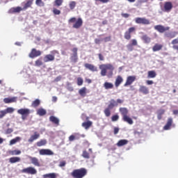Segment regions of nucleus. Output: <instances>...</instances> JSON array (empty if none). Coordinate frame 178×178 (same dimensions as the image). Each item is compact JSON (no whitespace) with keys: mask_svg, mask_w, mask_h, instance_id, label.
<instances>
[{"mask_svg":"<svg viewBox=\"0 0 178 178\" xmlns=\"http://www.w3.org/2000/svg\"><path fill=\"white\" fill-rule=\"evenodd\" d=\"M154 30H156L159 33H163L165 38L168 40H172L177 35L178 33L177 31H169L170 30V26H164L163 25H156L154 26ZM168 31V32H166Z\"/></svg>","mask_w":178,"mask_h":178,"instance_id":"nucleus-1","label":"nucleus"},{"mask_svg":"<svg viewBox=\"0 0 178 178\" xmlns=\"http://www.w3.org/2000/svg\"><path fill=\"white\" fill-rule=\"evenodd\" d=\"M100 70V74L102 77L107 76L108 79H111L113 76V70H115V66L111 63L102 64L99 65Z\"/></svg>","mask_w":178,"mask_h":178,"instance_id":"nucleus-2","label":"nucleus"},{"mask_svg":"<svg viewBox=\"0 0 178 178\" xmlns=\"http://www.w3.org/2000/svg\"><path fill=\"white\" fill-rule=\"evenodd\" d=\"M123 102H124V101L121 99H118L117 100H115L113 99H111L109 102V104L108 105V107H106L104 110V113L106 118H109V116H111V111H112V109H113L115 106H118L119 104H123Z\"/></svg>","mask_w":178,"mask_h":178,"instance_id":"nucleus-3","label":"nucleus"},{"mask_svg":"<svg viewBox=\"0 0 178 178\" xmlns=\"http://www.w3.org/2000/svg\"><path fill=\"white\" fill-rule=\"evenodd\" d=\"M119 111L120 112L122 116V120L123 122H126V123H128V124H133L134 122L133 121V119L129 116V110L127 108L121 107L119 109Z\"/></svg>","mask_w":178,"mask_h":178,"instance_id":"nucleus-4","label":"nucleus"},{"mask_svg":"<svg viewBox=\"0 0 178 178\" xmlns=\"http://www.w3.org/2000/svg\"><path fill=\"white\" fill-rule=\"evenodd\" d=\"M87 169L81 168L79 169H75L71 172V176L73 178H83L87 176Z\"/></svg>","mask_w":178,"mask_h":178,"instance_id":"nucleus-5","label":"nucleus"},{"mask_svg":"<svg viewBox=\"0 0 178 178\" xmlns=\"http://www.w3.org/2000/svg\"><path fill=\"white\" fill-rule=\"evenodd\" d=\"M68 23H74L72 25L73 29H80L83 26V19L73 17L68 20Z\"/></svg>","mask_w":178,"mask_h":178,"instance_id":"nucleus-6","label":"nucleus"},{"mask_svg":"<svg viewBox=\"0 0 178 178\" xmlns=\"http://www.w3.org/2000/svg\"><path fill=\"white\" fill-rule=\"evenodd\" d=\"M31 113L29 108H20L17 110V113L22 115V120H26Z\"/></svg>","mask_w":178,"mask_h":178,"instance_id":"nucleus-7","label":"nucleus"},{"mask_svg":"<svg viewBox=\"0 0 178 178\" xmlns=\"http://www.w3.org/2000/svg\"><path fill=\"white\" fill-rule=\"evenodd\" d=\"M133 33H136V27L134 26L129 28L128 30L124 32V38L128 41L131 40V34H133Z\"/></svg>","mask_w":178,"mask_h":178,"instance_id":"nucleus-8","label":"nucleus"},{"mask_svg":"<svg viewBox=\"0 0 178 178\" xmlns=\"http://www.w3.org/2000/svg\"><path fill=\"white\" fill-rule=\"evenodd\" d=\"M22 173H26V175H37V170L34 167H27L21 170Z\"/></svg>","mask_w":178,"mask_h":178,"instance_id":"nucleus-9","label":"nucleus"},{"mask_svg":"<svg viewBox=\"0 0 178 178\" xmlns=\"http://www.w3.org/2000/svg\"><path fill=\"white\" fill-rule=\"evenodd\" d=\"M135 22L137 24H143L145 26L151 24V22H149V19L145 17H136L135 19Z\"/></svg>","mask_w":178,"mask_h":178,"instance_id":"nucleus-10","label":"nucleus"},{"mask_svg":"<svg viewBox=\"0 0 178 178\" xmlns=\"http://www.w3.org/2000/svg\"><path fill=\"white\" fill-rule=\"evenodd\" d=\"M173 9V3L171 1H165L163 5V12L169 13Z\"/></svg>","mask_w":178,"mask_h":178,"instance_id":"nucleus-11","label":"nucleus"},{"mask_svg":"<svg viewBox=\"0 0 178 178\" xmlns=\"http://www.w3.org/2000/svg\"><path fill=\"white\" fill-rule=\"evenodd\" d=\"M42 54V53L41 52V51L36 50L35 49H32L29 54V58H31V59H34V58L41 56Z\"/></svg>","mask_w":178,"mask_h":178,"instance_id":"nucleus-12","label":"nucleus"},{"mask_svg":"<svg viewBox=\"0 0 178 178\" xmlns=\"http://www.w3.org/2000/svg\"><path fill=\"white\" fill-rule=\"evenodd\" d=\"M131 43L128 44L127 45V49L131 52V51H134V47H137V45H138V42H137V40L136 39H132L131 41H130Z\"/></svg>","mask_w":178,"mask_h":178,"instance_id":"nucleus-13","label":"nucleus"},{"mask_svg":"<svg viewBox=\"0 0 178 178\" xmlns=\"http://www.w3.org/2000/svg\"><path fill=\"white\" fill-rule=\"evenodd\" d=\"M136 79V76H129L127 78V81L124 84V87H128V86H131L132 83H134Z\"/></svg>","mask_w":178,"mask_h":178,"instance_id":"nucleus-14","label":"nucleus"},{"mask_svg":"<svg viewBox=\"0 0 178 178\" xmlns=\"http://www.w3.org/2000/svg\"><path fill=\"white\" fill-rule=\"evenodd\" d=\"M84 67L86 69H88V70H90V72H98V67L92 64L85 63Z\"/></svg>","mask_w":178,"mask_h":178,"instance_id":"nucleus-15","label":"nucleus"},{"mask_svg":"<svg viewBox=\"0 0 178 178\" xmlns=\"http://www.w3.org/2000/svg\"><path fill=\"white\" fill-rule=\"evenodd\" d=\"M43 60L44 63H47V62H54V60H55V56L52 54L45 55L43 58Z\"/></svg>","mask_w":178,"mask_h":178,"instance_id":"nucleus-16","label":"nucleus"},{"mask_svg":"<svg viewBox=\"0 0 178 178\" xmlns=\"http://www.w3.org/2000/svg\"><path fill=\"white\" fill-rule=\"evenodd\" d=\"M40 155H54V152L49 149H42L39 150Z\"/></svg>","mask_w":178,"mask_h":178,"instance_id":"nucleus-17","label":"nucleus"},{"mask_svg":"<svg viewBox=\"0 0 178 178\" xmlns=\"http://www.w3.org/2000/svg\"><path fill=\"white\" fill-rule=\"evenodd\" d=\"M29 159H30L31 163L34 165V166H38V168L41 166L40 161L37 159V157L29 156Z\"/></svg>","mask_w":178,"mask_h":178,"instance_id":"nucleus-18","label":"nucleus"},{"mask_svg":"<svg viewBox=\"0 0 178 178\" xmlns=\"http://www.w3.org/2000/svg\"><path fill=\"white\" fill-rule=\"evenodd\" d=\"M139 92L144 94V95H147L149 94V89L145 86H140L139 88Z\"/></svg>","mask_w":178,"mask_h":178,"instance_id":"nucleus-19","label":"nucleus"},{"mask_svg":"<svg viewBox=\"0 0 178 178\" xmlns=\"http://www.w3.org/2000/svg\"><path fill=\"white\" fill-rule=\"evenodd\" d=\"M17 101V97H6L3 99L4 104H12L13 102H16Z\"/></svg>","mask_w":178,"mask_h":178,"instance_id":"nucleus-20","label":"nucleus"},{"mask_svg":"<svg viewBox=\"0 0 178 178\" xmlns=\"http://www.w3.org/2000/svg\"><path fill=\"white\" fill-rule=\"evenodd\" d=\"M162 48H163V44L156 43L152 47V51L153 52H158L162 51Z\"/></svg>","mask_w":178,"mask_h":178,"instance_id":"nucleus-21","label":"nucleus"},{"mask_svg":"<svg viewBox=\"0 0 178 178\" xmlns=\"http://www.w3.org/2000/svg\"><path fill=\"white\" fill-rule=\"evenodd\" d=\"M172 124L173 118H168L166 124L163 127V130H170V127L172 126Z\"/></svg>","mask_w":178,"mask_h":178,"instance_id":"nucleus-22","label":"nucleus"},{"mask_svg":"<svg viewBox=\"0 0 178 178\" xmlns=\"http://www.w3.org/2000/svg\"><path fill=\"white\" fill-rule=\"evenodd\" d=\"M122 83H123V77H122V76L120 75H118L115 79V86L116 88H118V87H119V86H120V84H122Z\"/></svg>","mask_w":178,"mask_h":178,"instance_id":"nucleus-23","label":"nucleus"},{"mask_svg":"<svg viewBox=\"0 0 178 178\" xmlns=\"http://www.w3.org/2000/svg\"><path fill=\"white\" fill-rule=\"evenodd\" d=\"M140 38L141 40L145 42V44H149V42H151V38L147 34L142 35Z\"/></svg>","mask_w":178,"mask_h":178,"instance_id":"nucleus-24","label":"nucleus"},{"mask_svg":"<svg viewBox=\"0 0 178 178\" xmlns=\"http://www.w3.org/2000/svg\"><path fill=\"white\" fill-rule=\"evenodd\" d=\"M38 138H40V134L35 132L34 135H32L29 139V143H33L35 140H38Z\"/></svg>","mask_w":178,"mask_h":178,"instance_id":"nucleus-25","label":"nucleus"},{"mask_svg":"<svg viewBox=\"0 0 178 178\" xmlns=\"http://www.w3.org/2000/svg\"><path fill=\"white\" fill-rule=\"evenodd\" d=\"M127 144H129V140L126 139H122L117 143V146L123 147V145H127Z\"/></svg>","mask_w":178,"mask_h":178,"instance_id":"nucleus-26","label":"nucleus"},{"mask_svg":"<svg viewBox=\"0 0 178 178\" xmlns=\"http://www.w3.org/2000/svg\"><path fill=\"white\" fill-rule=\"evenodd\" d=\"M49 120L51 122V123H54V124L59 126V119L58 118L51 115L49 117Z\"/></svg>","mask_w":178,"mask_h":178,"instance_id":"nucleus-27","label":"nucleus"},{"mask_svg":"<svg viewBox=\"0 0 178 178\" xmlns=\"http://www.w3.org/2000/svg\"><path fill=\"white\" fill-rule=\"evenodd\" d=\"M92 126V122L91 121H88V122H84L82 123V127H84L86 130H88L89 128Z\"/></svg>","mask_w":178,"mask_h":178,"instance_id":"nucleus-28","label":"nucleus"},{"mask_svg":"<svg viewBox=\"0 0 178 178\" xmlns=\"http://www.w3.org/2000/svg\"><path fill=\"white\" fill-rule=\"evenodd\" d=\"M113 87V83L111 82H105L104 83V88H105V90H112Z\"/></svg>","mask_w":178,"mask_h":178,"instance_id":"nucleus-29","label":"nucleus"},{"mask_svg":"<svg viewBox=\"0 0 178 178\" xmlns=\"http://www.w3.org/2000/svg\"><path fill=\"white\" fill-rule=\"evenodd\" d=\"M171 44L173 45L172 48L178 51V38L173 39L171 42Z\"/></svg>","mask_w":178,"mask_h":178,"instance_id":"nucleus-30","label":"nucleus"},{"mask_svg":"<svg viewBox=\"0 0 178 178\" xmlns=\"http://www.w3.org/2000/svg\"><path fill=\"white\" fill-rule=\"evenodd\" d=\"M37 115H39V116H44V115H47V110L42 108H38L37 110Z\"/></svg>","mask_w":178,"mask_h":178,"instance_id":"nucleus-31","label":"nucleus"},{"mask_svg":"<svg viewBox=\"0 0 178 178\" xmlns=\"http://www.w3.org/2000/svg\"><path fill=\"white\" fill-rule=\"evenodd\" d=\"M33 0H29L25 5L23 7V10H26V9H29V8H31V5H33Z\"/></svg>","mask_w":178,"mask_h":178,"instance_id":"nucleus-32","label":"nucleus"},{"mask_svg":"<svg viewBox=\"0 0 178 178\" xmlns=\"http://www.w3.org/2000/svg\"><path fill=\"white\" fill-rule=\"evenodd\" d=\"M147 77L149 79H155V77H156V72H155L154 70L149 71L147 72Z\"/></svg>","mask_w":178,"mask_h":178,"instance_id":"nucleus-33","label":"nucleus"},{"mask_svg":"<svg viewBox=\"0 0 178 178\" xmlns=\"http://www.w3.org/2000/svg\"><path fill=\"white\" fill-rule=\"evenodd\" d=\"M79 94L81 95V97H86V94H87V88L83 87L81 89L79 90Z\"/></svg>","mask_w":178,"mask_h":178,"instance_id":"nucleus-34","label":"nucleus"},{"mask_svg":"<svg viewBox=\"0 0 178 178\" xmlns=\"http://www.w3.org/2000/svg\"><path fill=\"white\" fill-rule=\"evenodd\" d=\"M43 178H56V173L55 172H52V173H49V174H46V175H42Z\"/></svg>","mask_w":178,"mask_h":178,"instance_id":"nucleus-35","label":"nucleus"},{"mask_svg":"<svg viewBox=\"0 0 178 178\" xmlns=\"http://www.w3.org/2000/svg\"><path fill=\"white\" fill-rule=\"evenodd\" d=\"M70 60L72 63H77V60H79V56L77 54H72L70 57Z\"/></svg>","mask_w":178,"mask_h":178,"instance_id":"nucleus-36","label":"nucleus"},{"mask_svg":"<svg viewBox=\"0 0 178 178\" xmlns=\"http://www.w3.org/2000/svg\"><path fill=\"white\" fill-rule=\"evenodd\" d=\"M40 104H41V101L38 99H36L35 101L32 102L31 106H33V108H37L40 106Z\"/></svg>","mask_w":178,"mask_h":178,"instance_id":"nucleus-37","label":"nucleus"},{"mask_svg":"<svg viewBox=\"0 0 178 178\" xmlns=\"http://www.w3.org/2000/svg\"><path fill=\"white\" fill-rule=\"evenodd\" d=\"M21 159L20 157H11L9 159V162L10 163H16L17 162H20Z\"/></svg>","mask_w":178,"mask_h":178,"instance_id":"nucleus-38","label":"nucleus"},{"mask_svg":"<svg viewBox=\"0 0 178 178\" xmlns=\"http://www.w3.org/2000/svg\"><path fill=\"white\" fill-rule=\"evenodd\" d=\"M36 145H37V147H42L44 145H47V140L42 139L40 141L37 142Z\"/></svg>","mask_w":178,"mask_h":178,"instance_id":"nucleus-39","label":"nucleus"},{"mask_svg":"<svg viewBox=\"0 0 178 178\" xmlns=\"http://www.w3.org/2000/svg\"><path fill=\"white\" fill-rule=\"evenodd\" d=\"M20 140H22V138L19 136L15 138L14 139H12L10 141V145H13L16 144V143H19V141H20Z\"/></svg>","mask_w":178,"mask_h":178,"instance_id":"nucleus-40","label":"nucleus"},{"mask_svg":"<svg viewBox=\"0 0 178 178\" xmlns=\"http://www.w3.org/2000/svg\"><path fill=\"white\" fill-rule=\"evenodd\" d=\"M11 10L14 13H20V12H22V10H23V8H22V7L18 6V7L11 8Z\"/></svg>","mask_w":178,"mask_h":178,"instance_id":"nucleus-41","label":"nucleus"},{"mask_svg":"<svg viewBox=\"0 0 178 178\" xmlns=\"http://www.w3.org/2000/svg\"><path fill=\"white\" fill-rule=\"evenodd\" d=\"M63 3V0H55L54 1V6H57L59 8V6H62Z\"/></svg>","mask_w":178,"mask_h":178,"instance_id":"nucleus-42","label":"nucleus"},{"mask_svg":"<svg viewBox=\"0 0 178 178\" xmlns=\"http://www.w3.org/2000/svg\"><path fill=\"white\" fill-rule=\"evenodd\" d=\"M76 5H77V3H76V1H70L69 3L70 9L71 10H73V9H74V8H76Z\"/></svg>","mask_w":178,"mask_h":178,"instance_id":"nucleus-43","label":"nucleus"},{"mask_svg":"<svg viewBox=\"0 0 178 178\" xmlns=\"http://www.w3.org/2000/svg\"><path fill=\"white\" fill-rule=\"evenodd\" d=\"M82 156L86 159H90V153H88V152H87L86 150H84L83 152Z\"/></svg>","mask_w":178,"mask_h":178,"instance_id":"nucleus-44","label":"nucleus"},{"mask_svg":"<svg viewBox=\"0 0 178 178\" xmlns=\"http://www.w3.org/2000/svg\"><path fill=\"white\" fill-rule=\"evenodd\" d=\"M35 5H37V6H45V3H44L42 0H36Z\"/></svg>","mask_w":178,"mask_h":178,"instance_id":"nucleus-45","label":"nucleus"},{"mask_svg":"<svg viewBox=\"0 0 178 178\" xmlns=\"http://www.w3.org/2000/svg\"><path fill=\"white\" fill-rule=\"evenodd\" d=\"M83 83H84V81L83 80V78L81 77H78L76 79V84L77 86H83Z\"/></svg>","mask_w":178,"mask_h":178,"instance_id":"nucleus-46","label":"nucleus"},{"mask_svg":"<svg viewBox=\"0 0 178 178\" xmlns=\"http://www.w3.org/2000/svg\"><path fill=\"white\" fill-rule=\"evenodd\" d=\"M6 113H13L15 112V108L12 107H8L6 110Z\"/></svg>","mask_w":178,"mask_h":178,"instance_id":"nucleus-47","label":"nucleus"},{"mask_svg":"<svg viewBox=\"0 0 178 178\" xmlns=\"http://www.w3.org/2000/svg\"><path fill=\"white\" fill-rule=\"evenodd\" d=\"M6 115H7V113L5 110L0 111V119L5 118V116H6Z\"/></svg>","mask_w":178,"mask_h":178,"instance_id":"nucleus-48","label":"nucleus"},{"mask_svg":"<svg viewBox=\"0 0 178 178\" xmlns=\"http://www.w3.org/2000/svg\"><path fill=\"white\" fill-rule=\"evenodd\" d=\"M112 122H118L119 120V115H114L111 117Z\"/></svg>","mask_w":178,"mask_h":178,"instance_id":"nucleus-49","label":"nucleus"},{"mask_svg":"<svg viewBox=\"0 0 178 178\" xmlns=\"http://www.w3.org/2000/svg\"><path fill=\"white\" fill-rule=\"evenodd\" d=\"M35 66H42V61L40 59L37 60L35 62Z\"/></svg>","mask_w":178,"mask_h":178,"instance_id":"nucleus-50","label":"nucleus"},{"mask_svg":"<svg viewBox=\"0 0 178 178\" xmlns=\"http://www.w3.org/2000/svg\"><path fill=\"white\" fill-rule=\"evenodd\" d=\"M12 155H20L22 154V151L20 150H13L11 152Z\"/></svg>","mask_w":178,"mask_h":178,"instance_id":"nucleus-51","label":"nucleus"},{"mask_svg":"<svg viewBox=\"0 0 178 178\" xmlns=\"http://www.w3.org/2000/svg\"><path fill=\"white\" fill-rule=\"evenodd\" d=\"M54 15H60V10L57 8H53Z\"/></svg>","mask_w":178,"mask_h":178,"instance_id":"nucleus-52","label":"nucleus"},{"mask_svg":"<svg viewBox=\"0 0 178 178\" xmlns=\"http://www.w3.org/2000/svg\"><path fill=\"white\" fill-rule=\"evenodd\" d=\"M111 40H112V37L111 36L106 37L103 39L104 42H109V41H111Z\"/></svg>","mask_w":178,"mask_h":178,"instance_id":"nucleus-53","label":"nucleus"},{"mask_svg":"<svg viewBox=\"0 0 178 178\" xmlns=\"http://www.w3.org/2000/svg\"><path fill=\"white\" fill-rule=\"evenodd\" d=\"M96 2H101V3H108L111 0H95Z\"/></svg>","mask_w":178,"mask_h":178,"instance_id":"nucleus-54","label":"nucleus"},{"mask_svg":"<svg viewBox=\"0 0 178 178\" xmlns=\"http://www.w3.org/2000/svg\"><path fill=\"white\" fill-rule=\"evenodd\" d=\"M11 133H13V129H12V128H8V129L6 131V134H10Z\"/></svg>","mask_w":178,"mask_h":178,"instance_id":"nucleus-55","label":"nucleus"},{"mask_svg":"<svg viewBox=\"0 0 178 178\" xmlns=\"http://www.w3.org/2000/svg\"><path fill=\"white\" fill-rule=\"evenodd\" d=\"M59 166L60 168H63V166H66V161H60Z\"/></svg>","mask_w":178,"mask_h":178,"instance_id":"nucleus-56","label":"nucleus"},{"mask_svg":"<svg viewBox=\"0 0 178 178\" xmlns=\"http://www.w3.org/2000/svg\"><path fill=\"white\" fill-rule=\"evenodd\" d=\"M98 57L99 60H105V58L104 57V55H102V54H99Z\"/></svg>","mask_w":178,"mask_h":178,"instance_id":"nucleus-57","label":"nucleus"},{"mask_svg":"<svg viewBox=\"0 0 178 178\" xmlns=\"http://www.w3.org/2000/svg\"><path fill=\"white\" fill-rule=\"evenodd\" d=\"M74 140H76V136H74V135H71L69 137V141H74Z\"/></svg>","mask_w":178,"mask_h":178,"instance_id":"nucleus-58","label":"nucleus"},{"mask_svg":"<svg viewBox=\"0 0 178 178\" xmlns=\"http://www.w3.org/2000/svg\"><path fill=\"white\" fill-rule=\"evenodd\" d=\"M72 51L73 52L72 55H77V51H78L77 47L73 48Z\"/></svg>","mask_w":178,"mask_h":178,"instance_id":"nucleus-59","label":"nucleus"},{"mask_svg":"<svg viewBox=\"0 0 178 178\" xmlns=\"http://www.w3.org/2000/svg\"><path fill=\"white\" fill-rule=\"evenodd\" d=\"M121 16H122V17H124L125 19H127V17H129L130 15L127 13H122Z\"/></svg>","mask_w":178,"mask_h":178,"instance_id":"nucleus-60","label":"nucleus"},{"mask_svg":"<svg viewBox=\"0 0 178 178\" xmlns=\"http://www.w3.org/2000/svg\"><path fill=\"white\" fill-rule=\"evenodd\" d=\"M146 83L147 84V86H152V84H154V81L147 80L146 81Z\"/></svg>","mask_w":178,"mask_h":178,"instance_id":"nucleus-61","label":"nucleus"},{"mask_svg":"<svg viewBox=\"0 0 178 178\" xmlns=\"http://www.w3.org/2000/svg\"><path fill=\"white\" fill-rule=\"evenodd\" d=\"M118 133H119V128L114 127V134H118Z\"/></svg>","mask_w":178,"mask_h":178,"instance_id":"nucleus-62","label":"nucleus"},{"mask_svg":"<svg viewBox=\"0 0 178 178\" xmlns=\"http://www.w3.org/2000/svg\"><path fill=\"white\" fill-rule=\"evenodd\" d=\"M101 41H102V40H100V39H98V38H96L95 40V44H100Z\"/></svg>","mask_w":178,"mask_h":178,"instance_id":"nucleus-63","label":"nucleus"},{"mask_svg":"<svg viewBox=\"0 0 178 178\" xmlns=\"http://www.w3.org/2000/svg\"><path fill=\"white\" fill-rule=\"evenodd\" d=\"M173 115H178V110H173Z\"/></svg>","mask_w":178,"mask_h":178,"instance_id":"nucleus-64","label":"nucleus"}]
</instances>
